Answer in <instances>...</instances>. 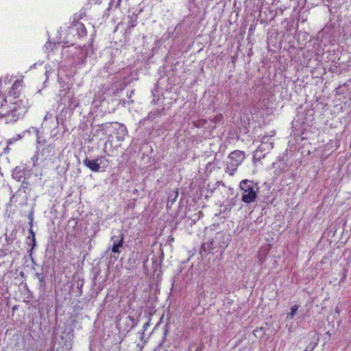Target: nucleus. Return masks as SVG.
Listing matches in <instances>:
<instances>
[{"mask_svg":"<svg viewBox=\"0 0 351 351\" xmlns=\"http://www.w3.org/2000/svg\"><path fill=\"white\" fill-rule=\"evenodd\" d=\"M35 276L39 281V289L44 292L46 290L47 283L45 280V276L43 272V268H42V272H36L35 274Z\"/></svg>","mask_w":351,"mask_h":351,"instance_id":"nucleus-14","label":"nucleus"},{"mask_svg":"<svg viewBox=\"0 0 351 351\" xmlns=\"http://www.w3.org/2000/svg\"><path fill=\"white\" fill-rule=\"evenodd\" d=\"M111 241L113 242L111 252L114 254V255H111V258L117 260L121 252V249L123 248L125 244L124 234L121 232L119 236H112Z\"/></svg>","mask_w":351,"mask_h":351,"instance_id":"nucleus-5","label":"nucleus"},{"mask_svg":"<svg viewBox=\"0 0 351 351\" xmlns=\"http://www.w3.org/2000/svg\"><path fill=\"white\" fill-rule=\"evenodd\" d=\"M128 264L129 265V267L128 269H130V267H134V265L135 264V261L134 260L132 261L131 259H129Z\"/></svg>","mask_w":351,"mask_h":351,"instance_id":"nucleus-26","label":"nucleus"},{"mask_svg":"<svg viewBox=\"0 0 351 351\" xmlns=\"http://www.w3.org/2000/svg\"><path fill=\"white\" fill-rule=\"evenodd\" d=\"M71 31L76 32L79 37L86 35V29L84 25L81 22H77L71 28Z\"/></svg>","mask_w":351,"mask_h":351,"instance_id":"nucleus-13","label":"nucleus"},{"mask_svg":"<svg viewBox=\"0 0 351 351\" xmlns=\"http://www.w3.org/2000/svg\"><path fill=\"white\" fill-rule=\"evenodd\" d=\"M114 123H110V122H107V123H102V124H100V125H98V130L99 131H102V132H104L106 133L107 130H108L109 129H114Z\"/></svg>","mask_w":351,"mask_h":351,"instance_id":"nucleus-19","label":"nucleus"},{"mask_svg":"<svg viewBox=\"0 0 351 351\" xmlns=\"http://www.w3.org/2000/svg\"><path fill=\"white\" fill-rule=\"evenodd\" d=\"M22 195L23 194L21 189H19V190L16 191L10 197V203H19L20 205L25 204L27 198L26 195Z\"/></svg>","mask_w":351,"mask_h":351,"instance_id":"nucleus-10","label":"nucleus"},{"mask_svg":"<svg viewBox=\"0 0 351 351\" xmlns=\"http://www.w3.org/2000/svg\"><path fill=\"white\" fill-rule=\"evenodd\" d=\"M216 239L219 240V247L222 250H225L226 247H227L228 245V236H226V234H217V235L215 237Z\"/></svg>","mask_w":351,"mask_h":351,"instance_id":"nucleus-17","label":"nucleus"},{"mask_svg":"<svg viewBox=\"0 0 351 351\" xmlns=\"http://www.w3.org/2000/svg\"><path fill=\"white\" fill-rule=\"evenodd\" d=\"M83 164L93 172L100 171V169H106L108 166V160L105 156H99L95 159H91L88 156L83 160Z\"/></svg>","mask_w":351,"mask_h":351,"instance_id":"nucleus-3","label":"nucleus"},{"mask_svg":"<svg viewBox=\"0 0 351 351\" xmlns=\"http://www.w3.org/2000/svg\"><path fill=\"white\" fill-rule=\"evenodd\" d=\"M208 123V121L206 119H199L193 121V125L195 128H206V125Z\"/></svg>","mask_w":351,"mask_h":351,"instance_id":"nucleus-22","label":"nucleus"},{"mask_svg":"<svg viewBox=\"0 0 351 351\" xmlns=\"http://www.w3.org/2000/svg\"><path fill=\"white\" fill-rule=\"evenodd\" d=\"M317 343L316 342L311 341L306 346V349L304 351H313V350L317 346Z\"/></svg>","mask_w":351,"mask_h":351,"instance_id":"nucleus-24","label":"nucleus"},{"mask_svg":"<svg viewBox=\"0 0 351 351\" xmlns=\"http://www.w3.org/2000/svg\"><path fill=\"white\" fill-rule=\"evenodd\" d=\"M21 87V82L19 80H16L11 88V90L9 92L8 96H9L8 99H12V101H16V100H21L19 99V88Z\"/></svg>","mask_w":351,"mask_h":351,"instance_id":"nucleus-9","label":"nucleus"},{"mask_svg":"<svg viewBox=\"0 0 351 351\" xmlns=\"http://www.w3.org/2000/svg\"><path fill=\"white\" fill-rule=\"evenodd\" d=\"M39 134H40L39 131L37 130L36 131V136H37V143H40V136H39Z\"/></svg>","mask_w":351,"mask_h":351,"instance_id":"nucleus-27","label":"nucleus"},{"mask_svg":"<svg viewBox=\"0 0 351 351\" xmlns=\"http://www.w3.org/2000/svg\"><path fill=\"white\" fill-rule=\"evenodd\" d=\"M56 154L55 146L49 145L44 147L40 152V156L41 160H51L52 157Z\"/></svg>","mask_w":351,"mask_h":351,"instance_id":"nucleus-8","label":"nucleus"},{"mask_svg":"<svg viewBox=\"0 0 351 351\" xmlns=\"http://www.w3.org/2000/svg\"><path fill=\"white\" fill-rule=\"evenodd\" d=\"M20 182H21V185L19 189H21V190H23L24 193H27V191H30V189H29L30 183L28 181V178H24Z\"/></svg>","mask_w":351,"mask_h":351,"instance_id":"nucleus-21","label":"nucleus"},{"mask_svg":"<svg viewBox=\"0 0 351 351\" xmlns=\"http://www.w3.org/2000/svg\"><path fill=\"white\" fill-rule=\"evenodd\" d=\"M113 5V3H110V5H109V9H111L112 8V6Z\"/></svg>","mask_w":351,"mask_h":351,"instance_id":"nucleus-31","label":"nucleus"},{"mask_svg":"<svg viewBox=\"0 0 351 351\" xmlns=\"http://www.w3.org/2000/svg\"><path fill=\"white\" fill-rule=\"evenodd\" d=\"M114 130L117 131V139L118 141H123V137L127 133V128L122 124L114 123Z\"/></svg>","mask_w":351,"mask_h":351,"instance_id":"nucleus-12","label":"nucleus"},{"mask_svg":"<svg viewBox=\"0 0 351 351\" xmlns=\"http://www.w3.org/2000/svg\"><path fill=\"white\" fill-rule=\"evenodd\" d=\"M29 234L30 235L27 237L26 243L28 245L32 246L30 250L29 251V252H31L36 245V241L35 233L32 228L29 229Z\"/></svg>","mask_w":351,"mask_h":351,"instance_id":"nucleus-16","label":"nucleus"},{"mask_svg":"<svg viewBox=\"0 0 351 351\" xmlns=\"http://www.w3.org/2000/svg\"><path fill=\"white\" fill-rule=\"evenodd\" d=\"M203 347H204V346H203V345H200V346H197V347L195 348V351H202V350Z\"/></svg>","mask_w":351,"mask_h":351,"instance_id":"nucleus-28","label":"nucleus"},{"mask_svg":"<svg viewBox=\"0 0 351 351\" xmlns=\"http://www.w3.org/2000/svg\"><path fill=\"white\" fill-rule=\"evenodd\" d=\"M9 96L0 95V118L4 119L5 123H13L23 117L26 112V106L23 100L12 101Z\"/></svg>","mask_w":351,"mask_h":351,"instance_id":"nucleus-1","label":"nucleus"},{"mask_svg":"<svg viewBox=\"0 0 351 351\" xmlns=\"http://www.w3.org/2000/svg\"><path fill=\"white\" fill-rule=\"evenodd\" d=\"M214 248H215V247H214V241L213 240L208 241V242H204L202 245L200 254H202V256H204L205 254H207L208 252H210V250H211Z\"/></svg>","mask_w":351,"mask_h":351,"instance_id":"nucleus-15","label":"nucleus"},{"mask_svg":"<svg viewBox=\"0 0 351 351\" xmlns=\"http://www.w3.org/2000/svg\"><path fill=\"white\" fill-rule=\"evenodd\" d=\"M245 158L243 152L235 150L229 154V162L227 167V172L230 175H233L234 171L237 169L239 165L243 162Z\"/></svg>","mask_w":351,"mask_h":351,"instance_id":"nucleus-4","label":"nucleus"},{"mask_svg":"<svg viewBox=\"0 0 351 351\" xmlns=\"http://www.w3.org/2000/svg\"><path fill=\"white\" fill-rule=\"evenodd\" d=\"M178 196V192L172 193L169 196L167 202V208H171L172 206V205L176 201Z\"/></svg>","mask_w":351,"mask_h":351,"instance_id":"nucleus-20","label":"nucleus"},{"mask_svg":"<svg viewBox=\"0 0 351 351\" xmlns=\"http://www.w3.org/2000/svg\"><path fill=\"white\" fill-rule=\"evenodd\" d=\"M167 334H168V330H167V329H165V331H164V334H163L162 338V341H161V342L159 343L158 347H162V346L163 343H164L165 342V341H166Z\"/></svg>","mask_w":351,"mask_h":351,"instance_id":"nucleus-25","label":"nucleus"},{"mask_svg":"<svg viewBox=\"0 0 351 351\" xmlns=\"http://www.w3.org/2000/svg\"><path fill=\"white\" fill-rule=\"evenodd\" d=\"M299 308L298 305H294L291 308V311L287 313V319H292L293 318L294 315H295L296 312L298 311Z\"/></svg>","mask_w":351,"mask_h":351,"instance_id":"nucleus-23","label":"nucleus"},{"mask_svg":"<svg viewBox=\"0 0 351 351\" xmlns=\"http://www.w3.org/2000/svg\"><path fill=\"white\" fill-rule=\"evenodd\" d=\"M165 111V108L160 109H156L149 112L147 119L150 120H154L156 117L160 116L163 112Z\"/></svg>","mask_w":351,"mask_h":351,"instance_id":"nucleus-18","label":"nucleus"},{"mask_svg":"<svg viewBox=\"0 0 351 351\" xmlns=\"http://www.w3.org/2000/svg\"><path fill=\"white\" fill-rule=\"evenodd\" d=\"M121 1V0H117V3L115 4V6H114L115 8H117L119 5Z\"/></svg>","mask_w":351,"mask_h":351,"instance_id":"nucleus-29","label":"nucleus"},{"mask_svg":"<svg viewBox=\"0 0 351 351\" xmlns=\"http://www.w3.org/2000/svg\"><path fill=\"white\" fill-rule=\"evenodd\" d=\"M263 154H264L263 152H260L259 155H263Z\"/></svg>","mask_w":351,"mask_h":351,"instance_id":"nucleus-32","label":"nucleus"},{"mask_svg":"<svg viewBox=\"0 0 351 351\" xmlns=\"http://www.w3.org/2000/svg\"><path fill=\"white\" fill-rule=\"evenodd\" d=\"M32 176V171L25 167H16L12 173V176L15 180L20 182L24 178H29Z\"/></svg>","mask_w":351,"mask_h":351,"instance_id":"nucleus-7","label":"nucleus"},{"mask_svg":"<svg viewBox=\"0 0 351 351\" xmlns=\"http://www.w3.org/2000/svg\"><path fill=\"white\" fill-rule=\"evenodd\" d=\"M267 136H264L262 139L261 144L258 147L256 150L254 152V158L260 160L261 158H264L265 154L272 148L271 144H269L265 142V140Z\"/></svg>","mask_w":351,"mask_h":351,"instance_id":"nucleus-6","label":"nucleus"},{"mask_svg":"<svg viewBox=\"0 0 351 351\" xmlns=\"http://www.w3.org/2000/svg\"><path fill=\"white\" fill-rule=\"evenodd\" d=\"M239 189L242 191L243 202L249 204L256 201L259 191L257 183L250 180H243L239 184Z\"/></svg>","mask_w":351,"mask_h":351,"instance_id":"nucleus-2","label":"nucleus"},{"mask_svg":"<svg viewBox=\"0 0 351 351\" xmlns=\"http://www.w3.org/2000/svg\"><path fill=\"white\" fill-rule=\"evenodd\" d=\"M147 259H145V260L144 261V263H143V267H146L145 263H146V262H147Z\"/></svg>","mask_w":351,"mask_h":351,"instance_id":"nucleus-30","label":"nucleus"},{"mask_svg":"<svg viewBox=\"0 0 351 351\" xmlns=\"http://www.w3.org/2000/svg\"><path fill=\"white\" fill-rule=\"evenodd\" d=\"M77 58L75 60V64L82 65L86 62V57L88 55V49L85 47L77 50Z\"/></svg>","mask_w":351,"mask_h":351,"instance_id":"nucleus-11","label":"nucleus"}]
</instances>
